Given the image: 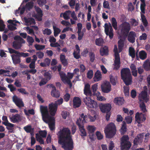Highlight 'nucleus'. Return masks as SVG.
Instances as JSON below:
<instances>
[{"label":"nucleus","instance_id":"nucleus-1","mask_svg":"<svg viewBox=\"0 0 150 150\" xmlns=\"http://www.w3.org/2000/svg\"><path fill=\"white\" fill-rule=\"evenodd\" d=\"M58 142L61 144L65 150H72L73 143L70 135V131L69 129L64 128L58 134Z\"/></svg>","mask_w":150,"mask_h":150},{"label":"nucleus","instance_id":"nucleus-2","mask_svg":"<svg viewBox=\"0 0 150 150\" xmlns=\"http://www.w3.org/2000/svg\"><path fill=\"white\" fill-rule=\"evenodd\" d=\"M131 28L130 25L128 22H125L120 24L118 29L120 38H135V33L132 31L129 32Z\"/></svg>","mask_w":150,"mask_h":150},{"label":"nucleus","instance_id":"nucleus-3","mask_svg":"<svg viewBox=\"0 0 150 150\" xmlns=\"http://www.w3.org/2000/svg\"><path fill=\"white\" fill-rule=\"evenodd\" d=\"M40 110L43 120L45 123H48L50 130H53L55 128L54 118L50 115L47 106L41 105L40 107Z\"/></svg>","mask_w":150,"mask_h":150},{"label":"nucleus","instance_id":"nucleus-4","mask_svg":"<svg viewBox=\"0 0 150 150\" xmlns=\"http://www.w3.org/2000/svg\"><path fill=\"white\" fill-rule=\"evenodd\" d=\"M121 76L122 79L126 85H128L131 84L132 78L130 70L129 68H124L122 70Z\"/></svg>","mask_w":150,"mask_h":150},{"label":"nucleus","instance_id":"nucleus-5","mask_svg":"<svg viewBox=\"0 0 150 150\" xmlns=\"http://www.w3.org/2000/svg\"><path fill=\"white\" fill-rule=\"evenodd\" d=\"M116 127L113 123H110L106 127L105 130V132L106 136L108 138L112 137L116 134Z\"/></svg>","mask_w":150,"mask_h":150},{"label":"nucleus","instance_id":"nucleus-6","mask_svg":"<svg viewBox=\"0 0 150 150\" xmlns=\"http://www.w3.org/2000/svg\"><path fill=\"white\" fill-rule=\"evenodd\" d=\"M131 146L128 136H123L121 139V147L122 150H128Z\"/></svg>","mask_w":150,"mask_h":150},{"label":"nucleus","instance_id":"nucleus-7","mask_svg":"<svg viewBox=\"0 0 150 150\" xmlns=\"http://www.w3.org/2000/svg\"><path fill=\"white\" fill-rule=\"evenodd\" d=\"M89 96H86L84 98L83 101L84 103L88 109L96 108L97 106V103L92 99Z\"/></svg>","mask_w":150,"mask_h":150},{"label":"nucleus","instance_id":"nucleus-8","mask_svg":"<svg viewBox=\"0 0 150 150\" xmlns=\"http://www.w3.org/2000/svg\"><path fill=\"white\" fill-rule=\"evenodd\" d=\"M101 87L102 92L104 93H108L111 91V85L108 81H104Z\"/></svg>","mask_w":150,"mask_h":150},{"label":"nucleus","instance_id":"nucleus-9","mask_svg":"<svg viewBox=\"0 0 150 150\" xmlns=\"http://www.w3.org/2000/svg\"><path fill=\"white\" fill-rule=\"evenodd\" d=\"M48 108L49 113L50 115L52 116L55 115L57 111V105L52 103L49 104Z\"/></svg>","mask_w":150,"mask_h":150},{"label":"nucleus","instance_id":"nucleus-10","mask_svg":"<svg viewBox=\"0 0 150 150\" xmlns=\"http://www.w3.org/2000/svg\"><path fill=\"white\" fill-rule=\"evenodd\" d=\"M14 40L15 41L13 42V46L16 49L20 48L21 47V43L25 42L22 38H15Z\"/></svg>","mask_w":150,"mask_h":150},{"label":"nucleus","instance_id":"nucleus-11","mask_svg":"<svg viewBox=\"0 0 150 150\" xmlns=\"http://www.w3.org/2000/svg\"><path fill=\"white\" fill-rule=\"evenodd\" d=\"M135 118L136 121L138 123H140L144 121L146 119L145 114L139 112H137L136 113Z\"/></svg>","mask_w":150,"mask_h":150},{"label":"nucleus","instance_id":"nucleus-12","mask_svg":"<svg viewBox=\"0 0 150 150\" xmlns=\"http://www.w3.org/2000/svg\"><path fill=\"white\" fill-rule=\"evenodd\" d=\"M111 105L110 103L105 104L101 103L99 105L100 110L103 112H109L111 108Z\"/></svg>","mask_w":150,"mask_h":150},{"label":"nucleus","instance_id":"nucleus-13","mask_svg":"<svg viewBox=\"0 0 150 150\" xmlns=\"http://www.w3.org/2000/svg\"><path fill=\"white\" fill-rule=\"evenodd\" d=\"M34 7L37 13V14L35 16V18L37 19L38 21H41L43 15L42 11L39 7L35 6Z\"/></svg>","mask_w":150,"mask_h":150},{"label":"nucleus","instance_id":"nucleus-14","mask_svg":"<svg viewBox=\"0 0 150 150\" xmlns=\"http://www.w3.org/2000/svg\"><path fill=\"white\" fill-rule=\"evenodd\" d=\"M60 76L62 81L64 83L68 84L70 87L72 86L71 83V81H69L68 79L67 76L66 74L62 72H60L59 73Z\"/></svg>","mask_w":150,"mask_h":150},{"label":"nucleus","instance_id":"nucleus-15","mask_svg":"<svg viewBox=\"0 0 150 150\" xmlns=\"http://www.w3.org/2000/svg\"><path fill=\"white\" fill-rule=\"evenodd\" d=\"M60 76L62 81L64 83L68 84L70 87L72 86L71 83V81H69L68 79L67 76L66 74L62 72H60L59 73Z\"/></svg>","mask_w":150,"mask_h":150},{"label":"nucleus","instance_id":"nucleus-16","mask_svg":"<svg viewBox=\"0 0 150 150\" xmlns=\"http://www.w3.org/2000/svg\"><path fill=\"white\" fill-rule=\"evenodd\" d=\"M139 102H143L144 101L147 102L149 100L147 93L145 91H143L139 95Z\"/></svg>","mask_w":150,"mask_h":150},{"label":"nucleus","instance_id":"nucleus-17","mask_svg":"<svg viewBox=\"0 0 150 150\" xmlns=\"http://www.w3.org/2000/svg\"><path fill=\"white\" fill-rule=\"evenodd\" d=\"M12 99L13 102L18 107H21L24 106V103L22 99L18 98L16 96H14L12 98Z\"/></svg>","mask_w":150,"mask_h":150},{"label":"nucleus","instance_id":"nucleus-18","mask_svg":"<svg viewBox=\"0 0 150 150\" xmlns=\"http://www.w3.org/2000/svg\"><path fill=\"white\" fill-rule=\"evenodd\" d=\"M9 117L11 121L13 123H16L22 120V117L18 114L10 115L9 116Z\"/></svg>","mask_w":150,"mask_h":150},{"label":"nucleus","instance_id":"nucleus-19","mask_svg":"<svg viewBox=\"0 0 150 150\" xmlns=\"http://www.w3.org/2000/svg\"><path fill=\"white\" fill-rule=\"evenodd\" d=\"M79 121H81L80 119H78L77 120L76 123L79 127V130L81 133V136H86L87 134L86 130L84 128V126L80 124Z\"/></svg>","mask_w":150,"mask_h":150},{"label":"nucleus","instance_id":"nucleus-20","mask_svg":"<svg viewBox=\"0 0 150 150\" xmlns=\"http://www.w3.org/2000/svg\"><path fill=\"white\" fill-rule=\"evenodd\" d=\"M2 35V38H8V36L9 38H13V33L12 32L8 29H6L5 30ZM13 38H21L18 35H16Z\"/></svg>","mask_w":150,"mask_h":150},{"label":"nucleus","instance_id":"nucleus-21","mask_svg":"<svg viewBox=\"0 0 150 150\" xmlns=\"http://www.w3.org/2000/svg\"><path fill=\"white\" fill-rule=\"evenodd\" d=\"M105 31L106 34L109 35V38H113V31L112 26H108L105 28Z\"/></svg>","mask_w":150,"mask_h":150},{"label":"nucleus","instance_id":"nucleus-22","mask_svg":"<svg viewBox=\"0 0 150 150\" xmlns=\"http://www.w3.org/2000/svg\"><path fill=\"white\" fill-rule=\"evenodd\" d=\"M90 85L88 83L85 84L83 90L84 93L86 96H91L92 92L90 89Z\"/></svg>","mask_w":150,"mask_h":150},{"label":"nucleus","instance_id":"nucleus-23","mask_svg":"<svg viewBox=\"0 0 150 150\" xmlns=\"http://www.w3.org/2000/svg\"><path fill=\"white\" fill-rule=\"evenodd\" d=\"M102 74L99 70H97L95 73L93 79L95 82H97L102 79Z\"/></svg>","mask_w":150,"mask_h":150},{"label":"nucleus","instance_id":"nucleus-24","mask_svg":"<svg viewBox=\"0 0 150 150\" xmlns=\"http://www.w3.org/2000/svg\"><path fill=\"white\" fill-rule=\"evenodd\" d=\"M47 76V78L46 79L44 78H41L40 77H39L40 79H41V81L39 83V85L40 86H42L46 83L48 81L47 80V79H48V80L50 79V75L47 72L45 73V76Z\"/></svg>","mask_w":150,"mask_h":150},{"label":"nucleus","instance_id":"nucleus-25","mask_svg":"<svg viewBox=\"0 0 150 150\" xmlns=\"http://www.w3.org/2000/svg\"><path fill=\"white\" fill-rule=\"evenodd\" d=\"M19 52L16 54H13L11 55L13 63L15 64H19L20 62L19 58L20 55H19Z\"/></svg>","mask_w":150,"mask_h":150},{"label":"nucleus","instance_id":"nucleus-26","mask_svg":"<svg viewBox=\"0 0 150 150\" xmlns=\"http://www.w3.org/2000/svg\"><path fill=\"white\" fill-rule=\"evenodd\" d=\"M120 57H115V60L114 64V69L117 70L120 67Z\"/></svg>","mask_w":150,"mask_h":150},{"label":"nucleus","instance_id":"nucleus-27","mask_svg":"<svg viewBox=\"0 0 150 150\" xmlns=\"http://www.w3.org/2000/svg\"><path fill=\"white\" fill-rule=\"evenodd\" d=\"M143 139V135L140 134L138 135L134 140V144L135 145H138L142 143Z\"/></svg>","mask_w":150,"mask_h":150},{"label":"nucleus","instance_id":"nucleus-28","mask_svg":"<svg viewBox=\"0 0 150 150\" xmlns=\"http://www.w3.org/2000/svg\"><path fill=\"white\" fill-rule=\"evenodd\" d=\"M80 50L78 45H76L75 46V49L73 53V55L75 58L78 59L80 58Z\"/></svg>","mask_w":150,"mask_h":150},{"label":"nucleus","instance_id":"nucleus-29","mask_svg":"<svg viewBox=\"0 0 150 150\" xmlns=\"http://www.w3.org/2000/svg\"><path fill=\"white\" fill-rule=\"evenodd\" d=\"M81 104V99L79 97H75L73 99V106L75 108L80 106Z\"/></svg>","mask_w":150,"mask_h":150},{"label":"nucleus","instance_id":"nucleus-30","mask_svg":"<svg viewBox=\"0 0 150 150\" xmlns=\"http://www.w3.org/2000/svg\"><path fill=\"white\" fill-rule=\"evenodd\" d=\"M93 114H87L88 118L90 119L91 122L94 121L98 117V115L94 111H93Z\"/></svg>","mask_w":150,"mask_h":150},{"label":"nucleus","instance_id":"nucleus-31","mask_svg":"<svg viewBox=\"0 0 150 150\" xmlns=\"http://www.w3.org/2000/svg\"><path fill=\"white\" fill-rule=\"evenodd\" d=\"M114 102L117 105H121L124 103V100L122 98L117 97L114 99Z\"/></svg>","mask_w":150,"mask_h":150},{"label":"nucleus","instance_id":"nucleus-32","mask_svg":"<svg viewBox=\"0 0 150 150\" xmlns=\"http://www.w3.org/2000/svg\"><path fill=\"white\" fill-rule=\"evenodd\" d=\"M108 52V48L106 46L101 47L100 49V53L102 56L107 55Z\"/></svg>","mask_w":150,"mask_h":150},{"label":"nucleus","instance_id":"nucleus-33","mask_svg":"<svg viewBox=\"0 0 150 150\" xmlns=\"http://www.w3.org/2000/svg\"><path fill=\"white\" fill-rule=\"evenodd\" d=\"M24 20L25 23L28 25H35V19L33 18H27L25 17Z\"/></svg>","mask_w":150,"mask_h":150},{"label":"nucleus","instance_id":"nucleus-34","mask_svg":"<svg viewBox=\"0 0 150 150\" xmlns=\"http://www.w3.org/2000/svg\"><path fill=\"white\" fill-rule=\"evenodd\" d=\"M81 118H79V119H80L81 121H79V122L81 125H83V124L85 123H86L88 121V118L87 115H84L83 114H82L81 116Z\"/></svg>","mask_w":150,"mask_h":150},{"label":"nucleus","instance_id":"nucleus-35","mask_svg":"<svg viewBox=\"0 0 150 150\" xmlns=\"http://www.w3.org/2000/svg\"><path fill=\"white\" fill-rule=\"evenodd\" d=\"M107 41L106 40H103V38H97L95 40L96 44L97 45L101 46L103 45L105 42Z\"/></svg>","mask_w":150,"mask_h":150},{"label":"nucleus","instance_id":"nucleus-36","mask_svg":"<svg viewBox=\"0 0 150 150\" xmlns=\"http://www.w3.org/2000/svg\"><path fill=\"white\" fill-rule=\"evenodd\" d=\"M94 96H96L97 100L99 101H104L106 100V99L105 97L101 95V93L98 91H97V94H96Z\"/></svg>","mask_w":150,"mask_h":150},{"label":"nucleus","instance_id":"nucleus-37","mask_svg":"<svg viewBox=\"0 0 150 150\" xmlns=\"http://www.w3.org/2000/svg\"><path fill=\"white\" fill-rule=\"evenodd\" d=\"M50 63V60L47 58L45 59L43 62L40 64V65L42 67H45L49 66Z\"/></svg>","mask_w":150,"mask_h":150},{"label":"nucleus","instance_id":"nucleus-38","mask_svg":"<svg viewBox=\"0 0 150 150\" xmlns=\"http://www.w3.org/2000/svg\"><path fill=\"white\" fill-rule=\"evenodd\" d=\"M24 130L27 133H30L32 135H33V128L30 125H28L23 127Z\"/></svg>","mask_w":150,"mask_h":150},{"label":"nucleus","instance_id":"nucleus-39","mask_svg":"<svg viewBox=\"0 0 150 150\" xmlns=\"http://www.w3.org/2000/svg\"><path fill=\"white\" fill-rule=\"evenodd\" d=\"M86 129L89 134H92L96 130V128L93 125H88L86 127Z\"/></svg>","mask_w":150,"mask_h":150},{"label":"nucleus","instance_id":"nucleus-40","mask_svg":"<svg viewBox=\"0 0 150 150\" xmlns=\"http://www.w3.org/2000/svg\"><path fill=\"white\" fill-rule=\"evenodd\" d=\"M34 6V3L31 1L28 2L26 4L25 6H24L25 8V10L27 11H30L32 9Z\"/></svg>","mask_w":150,"mask_h":150},{"label":"nucleus","instance_id":"nucleus-41","mask_svg":"<svg viewBox=\"0 0 150 150\" xmlns=\"http://www.w3.org/2000/svg\"><path fill=\"white\" fill-rule=\"evenodd\" d=\"M125 40V38H122L118 42V48L119 52H121L122 50V47L124 46Z\"/></svg>","mask_w":150,"mask_h":150},{"label":"nucleus","instance_id":"nucleus-42","mask_svg":"<svg viewBox=\"0 0 150 150\" xmlns=\"http://www.w3.org/2000/svg\"><path fill=\"white\" fill-rule=\"evenodd\" d=\"M110 81L112 85H115L117 83V78L115 76H114L112 75H110Z\"/></svg>","mask_w":150,"mask_h":150},{"label":"nucleus","instance_id":"nucleus-43","mask_svg":"<svg viewBox=\"0 0 150 150\" xmlns=\"http://www.w3.org/2000/svg\"><path fill=\"white\" fill-rule=\"evenodd\" d=\"M49 40L51 42L50 45L51 47H56L59 46V44L57 43H54L56 41L55 38H50Z\"/></svg>","mask_w":150,"mask_h":150},{"label":"nucleus","instance_id":"nucleus-44","mask_svg":"<svg viewBox=\"0 0 150 150\" xmlns=\"http://www.w3.org/2000/svg\"><path fill=\"white\" fill-rule=\"evenodd\" d=\"M53 28L54 31V35L55 37H56L60 33L61 30L59 28L57 27L54 25H53Z\"/></svg>","mask_w":150,"mask_h":150},{"label":"nucleus","instance_id":"nucleus-45","mask_svg":"<svg viewBox=\"0 0 150 150\" xmlns=\"http://www.w3.org/2000/svg\"><path fill=\"white\" fill-rule=\"evenodd\" d=\"M139 107L141 111L145 113L147 112L145 105L143 102H139Z\"/></svg>","mask_w":150,"mask_h":150},{"label":"nucleus","instance_id":"nucleus-46","mask_svg":"<svg viewBox=\"0 0 150 150\" xmlns=\"http://www.w3.org/2000/svg\"><path fill=\"white\" fill-rule=\"evenodd\" d=\"M111 23L112 27L114 29L116 30L117 28V22L116 21V19L114 17L112 18Z\"/></svg>","mask_w":150,"mask_h":150},{"label":"nucleus","instance_id":"nucleus-47","mask_svg":"<svg viewBox=\"0 0 150 150\" xmlns=\"http://www.w3.org/2000/svg\"><path fill=\"white\" fill-rule=\"evenodd\" d=\"M60 59L61 62L64 66H66L67 65V60L66 59L64 55L61 54L60 56Z\"/></svg>","mask_w":150,"mask_h":150},{"label":"nucleus","instance_id":"nucleus-48","mask_svg":"<svg viewBox=\"0 0 150 150\" xmlns=\"http://www.w3.org/2000/svg\"><path fill=\"white\" fill-rule=\"evenodd\" d=\"M142 21L143 25L145 27H146L148 25V22L146 17L144 14H141V15Z\"/></svg>","mask_w":150,"mask_h":150},{"label":"nucleus","instance_id":"nucleus-49","mask_svg":"<svg viewBox=\"0 0 150 150\" xmlns=\"http://www.w3.org/2000/svg\"><path fill=\"white\" fill-rule=\"evenodd\" d=\"M71 13L70 10L67 11L63 13V17L65 20H68L69 18V16Z\"/></svg>","mask_w":150,"mask_h":150},{"label":"nucleus","instance_id":"nucleus-50","mask_svg":"<svg viewBox=\"0 0 150 150\" xmlns=\"http://www.w3.org/2000/svg\"><path fill=\"white\" fill-rule=\"evenodd\" d=\"M51 93L52 96L54 97L58 98L60 96L59 92L56 90H52L51 92Z\"/></svg>","mask_w":150,"mask_h":150},{"label":"nucleus","instance_id":"nucleus-51","mask_svg":"<svg viewBox=\"0 0 150 150\" xmlns=\"http://www.w3.org/2000/svg\"><path fill=\"white\" fill-rule=\"evenodd\" d=\"M98 84L96 83L94 84L92 86V89L93 92V95L94 96L97 94V90L98 88Z\"/></svg>","mask_w":150,"mask_h":150},{"label":"nucleus","instance_id":"nucleus-52","mask_svg":"<svg viewBox=\"0 0 150 150\" xmlns=\"http://www.w3.org/2000/svg\"><path fill=\"white\" fill-rule=\"evenodd\" d=\"M120 132L122 134H124L126 132V124L124 122H122Z\"/></svg>","mask_w":150,"mask_h":150},{"label":"nucleus","instance_id":"nucleus-53","mask_svg":"<svg viewBox=\"0 0 150 150\" xmlns=\"http://www.w3.org/2000/svg\"><path fill=\"white\" fill-rule=\"evenodd\" d=\"M140 58L142 59H144L146 57V54L144 51H142L139 53Z\"/></svg>","mask_w":150,"mask_h":150},{"label":"nucleus","instance_id":"nucleus-54","mask_svg":"<svg viewBox=\"0 0 150 150\" xmlns=\"http://www.w3.org/2000/svg\"><path fill=\"white\" fill-rule=\"evenodd\" d=\"M129 54L130 55L132 58L134 57L135 56V50L132 47H130L129 49Z\"/></svg>","mask_w":150,"mask_h":150},{"label":"nucleus","instance_id":"nucleus-55","mask_svg":"<svg viewBox=\"0 0 150 150\" xmlns=\"http://www.w3.org/2000/svg\"><path fill=\"white\" fill-rule=\"evenodd\" d=\"M149 63V60H146L144 64H143V67L146 70H148L150 69Z\"/></svg>","mask_w":150,"mask_h":150},{"label":"nucleus","instance_id":"nucleus-56","mask_svg":"<svg viewBox=\"0 0 150 150\" xmlns=\"http://www.w3.org/2000/svg\"><path fill=\"white\" fill-rule=\"evenodd\" d=\"M44 35H49L52 33L51 30L47 28H45L44 30L42 31Z\"/></svg>","mask_w":150,"mask_h":150},{"label":"nucleus","instance_id":"nucleus-57","mask_svg":"<svg viewBox=\"0 0 150 150\" xmlns=\"http://www.w3.org/2000/svg\"><path fill=\"white\" fill-rule=\"evenodd\" d=\"M35 135L37 141L39 142L40 144H43L44 142L42 137H41L38 134H36Z\"/></svg>","mask_w":150,"mask_h":150},{"label":"nucleus","instance_id":"nucleus-58","mask_svg":"<svg viewBox=\"0 0 150 150\" xmlns=\"http://www.w3.org/2000/svg\"><path fill=\"white\" fill-rule=\"evenodd\" d=\"M24 112L27 115H29V114L34 115L35 113L34 110L33 109H30L28 110H24Z\"/></svg>","mask_w":150,"mask_h":150},{"label":"nucleus","instance_id":"nucleus-59","mask_svg":"<svg viewBox=\"0 0 150 150\" xmlns=\"http://www.w3.org/2000/svg\"><path fill=\"white\" fill-rule=\"evenodd\" d=\"M39 134L42 137H46L47 134V132L45 130L40 131L39 132Z\"/></svg>","mask_w":150,"mask_h":150},{"label":"nucleus","instance_id":"nucleus-60","mask_svg":"<svg viewBox=\"0 0 150 150\" xmlns=\"http://www.w3.org/2000/svg\"><path fill=\"white\" fill-rule=\"evenodd\" d=\"M46 2V0H38L37 1L38 4L40 7L43 6Z\"/></svg>","mask_w":150,"mask_h":150},{"label":"nucleus","instance_id":"nucleus-61","mask_svg":"<svg viewBox=\"0 0 150 150\" xmlns=\"http://www.w3.org/2000/svg\"><path fill=\"white\" fill-rule=\"evenodd\" d=\"M96 135L98 139V140L101 139L103 138V135L99 131L96 132Z\"/></svg>","mask_w":150,"mask_h":150},{"label":"nucleus","instance_id":"nucleus-62","mask_svg":"<svg viewBox=\"0 0 150 150\" xmlns=\"http://www.w3.org/2000/svg\"><path fill=\"white\" fill-rule=\"evenodd\" d=\"M5 25L4 24L3 21L2 20H0V31H4L5 27Z\"/></svg>","mask_w":150,"mask_h":150},{"label":"nucleus","instance_id":"nucleus-63","mask_svg":"<svg viewBox=\"0 0 150 150\" xmlns=\"http://www.w3.org/2000/svg\"><path fill=\"white\" fill-rule=\"evenodd\" d=\"M62 115L64 119H66L67 117H68L69 113L66 111H63L62 113Z\"/></svg>","mask_w":150,"mask_h":150},{"label":"nucleus","instance_id":"nucleus-64","mask_svg":"<svg viewBox=\"0 0 150 150\" xmlns=\"http://www.w3.org/2000/svg\"><path fill=\"white\" fill-rule=\"evenodd\" d=\"M93 76V70H90L88 71L87 73V77L89 79H91Z\"/></svg>","mask_w":150,"mask_h":150}]
</instances>
